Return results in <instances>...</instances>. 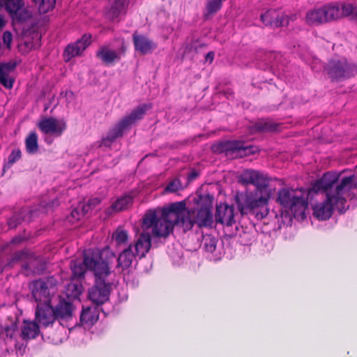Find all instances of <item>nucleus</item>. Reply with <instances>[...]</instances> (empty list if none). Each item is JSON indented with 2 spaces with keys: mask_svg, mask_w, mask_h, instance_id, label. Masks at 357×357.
<instances>
[{
  "mask_svg": "<svg viewBox=\"0 0 357 357\" xmlns=\"http://www.w3.org/2000/svg\"><path fill=\"white\" fill-rule=\"evenodd\" d=\"M86 266L93 272L95 282L89 289V298L98 306L109 301L113 283L107 279L111 274L109 263L103 260L99 253L89 251L84 255Z\"/></svg>",
  "mask_w": 357,
  "mask_h": 357,
  "instance_id": "3",
  "label": "nucleus"
},
{
  "mask_svg": "<svg viewBox=\"0 0 357 357\" xmlns=\"http://www.w3.org/2000/svg\"><path fill=\"white\" fill-rule=\"evenodd\" d=\"M56 320L54 307L51 303L37 304L35 310V321L42 328L52 326Z\"/></svg>",
  "mask_w": 357,
  "mask_h": 357,
  "instance_id": "14",
  "label": "nucleus"
},
{
  "mask_svg": "<svg viewBox=\"0 0 357 357\" xmlns=\"http://www.w3.org/2000/svg\"><path fill=\"white\" fill-rule=\"evenodd\" d=\"M27 213L31 214V211H28Z\"/></svg>",
  "mask_w": 357,
  "mask_h": 357,
  "instance_id": "52",
  "label": "nucleus"
},
{
  "mask_svg": "<svg viewBox=\"0 0 357 357\" xmlns=\"http://www.w3.org/2000/svg\"><path fill=\"white\" fill-rule=\"evenodd\" d=\"M270 178L259 171L255 176L253 191L236 192L234 201L241 216L248 214L255 215L258 220L266 218L268 213V204L270 196L266 192Z\"/></svg>",
  "mask_w": 357,
  "mask_h": 357,
  "instance_id": "2",
  "label": "nucleus"
},
{
  "mask_svg": "<svg viewBox=\"0 0 357 357\" xmlns=\"http://www.w3.org/2000/svg\"><path fill=\"white\" fill-rule=\"evenodd\" d=\"M324 71L333 82H339L356 75L357 65L349 62L345 58L333 59L324 66Z\"/></svg>",
  "mask_w": 357,
  "mask_h": 357,
  "instance_id": "8",
  "label": "nucleus"
},
{
  "mask_svg": "<svg viewBox=\"0 0 357 357\" xmlns=\"http://www.w3.org/2000/svg\"><path fill=\"white\" fill-rule=\"evenodd\" d=\"M91 38L90 34H84L75 43L68 45L63 54L64 60L69 61L72 58L81 55L91 44Z\"/></svg>",
  "mask_w": 357,
  "mask_h": 357,
  "instance_id": "16",
  "label": "nucleus"
},
{
  "mask_svg": "<svg viewBox=\"0 0 357 357\" xmlns=\"http://www.w3.org/2000/svg\"><path fill=\"white\" fill-rule=\"evenodd\" d=\"M22 268L25 271L26 274L28 275L29 273L33 274H41L45 269V264L39 258L30 259L29 261L22 265Z\"/></svg>",
  "mask_w": 357,
  "mask_h": 357,
  "instance_id": "30",
  "label": "nucleus"
},
{
  "mask_svg": "<svg viewBox=\"0 0 357 357\" xmlns=\"http://www.w3.org/2000/svg\"><path fill=\"white\" fill-rule=\"evenodd\" d=\"M352 20L357 23V9L355 10V13L352 15Z\"/></svg>",
  "mask_w": 357,
  "mask_h": 357,
  "instance_id": "49",
  "label": "nucleus"
},
{
  "mask_svg": "<svg viewBox=\"0 0 357 357\" xmlns=\"http://www.w3.org/2000/svg\"><path fill=\"white\" fill-rule=\"evenodd\" d=\"M326 23L340 19V3H332L322 6Z\"/></svg>",
  "mask_w": 357,
  "mask_h": 357,
  "instance_id": "31",
  "label": "nucleus"
},
{
  "mask_svg": "<svg viewBox=\"0 0 357 357\" xmlns=\"http://www.w3.org/2000/svg\"><path fill=\"white\" fill-rule=\"evenodd\" d=\"M14 22L22 23L31 18L32 14L24 7L23 0H1Z\"/></svg>",
  "mask_w": 357,
  "mask_h": 357,
  "instance_id": "10",
  "label": "nucleus"
},
{
  "mask_svg": "<svg viewBox=\"0 0 357 357\" xmlns=\"http://www.w3.org/2000/svg\"><path fill=\"white\" fill-rule=\"evenodd\" d=\"M20 259V254L17 253V254H15V256L13 257V259H12V261H13V262H14V261H18Z\"/></svg>",
  "mask_w": 357,
  "mask_h": 357,
  "instance_id": "48",
  "label": "nucleus"
},
{
  "mask_svg": "<svg viewBox=\"0 0 357 357\" xmlns=\"http://www.w3.org/2000/svg\"><path fill=\"white\" fill-rule=\"evenodd\" d=\"M58 283V279L52 275L33 280L29 284V289L37 304L51 303Z\"/></svg>",
  "mask_w": 357,
  "mask_h": 357,
  "instance_id": "7",
  "label": "nucleus"
},
{
  "mask_svg": "<svg viewBox=\"0 0 357 357\" xmlns=\"http://www.w3.org/2000/svg\"><path fill=\"white\" fill-rule=\"evenodd\" d=\"M257 173V171L253 169L244 170L238 178L239 183L245 185H252Z\"/></svg>",
  "mask_w": 357,
  "mask_h": 357,
  "instance_id": "34",
  "label": "nucleus"
},
{
  "mask_svg": "<svg viewBox=\"0 0 357 357\" xmlns=\"http://www.w3.org/2000/svg\"><path fill=\"white\" fill-rule=\"evenodd\" d=\"M227 149L241 158L253 155L259 151V149L257 146L247 145L243 141L228 142L227 143Z\"/></svg>",
  "mask_w": 357,
  "mask_h": 357,
  "instance_id": "19",
  "label": "nucleus"
},
{
  "mask_svg": "<svg viewBox=\"0 0 357 357\" xmlns=\"http://www.w3.org/2000/svg\"><path fill=\"white\" fill-rule=\"evenodd\" d=\"M101 199L99 197H93L89 199L86 204L82 207V211L84 213H88L89 211L93 209L96 206L100 204Z\"/></svg>",
  "mask_w": 357,
  "mask_h": 357,
  "instance_id": "41",
  "label": "nucleus"
},
{
  "mask_svg": "<svg viewBox=\"0 0 357 357\" xmlns=\"http://www.w3.org/2000/svg\"><path fill=\"white\" fill-rule=\"evenodd\" d=\"M38 129L45 135L60 137L67 128L66 121L54 117L44 118L37 123Z\"/></svg>",
  "mask_w": 357,
  "mask_h": 357,
  "instance_id": "11",
  "label": "nucleus"
},
{
  "mask_svg": "<svg viewBox=\"0 0 357 357\" xmlns=\"http://www.w3.org/2000/svg\"><path fill=\"white\" fill-rule=\"evenodd\" d=\"M6 25V22L3 17L0 15V29H2Z\"/></svg>",
  "mask_w": 357,
  "mask_h": 357,
  "instance_id": "47",
  "label": "nucleus"
},
{
  "mask_svg": "<svg viewBox=\"0 0 357 357\" xmlns=\"http://www.w3.org/2000/svg\"><path fill=\"white\" fill-rule=\"evenodd\" d=\"M357 8H354L351 3H340V18L351 16L352 18L353 14L355 13V10Z\"/></svg>",
  "mask_w": 357,
  "mask_h": 357,
  "instance_id": "37",
  "label": "nucleus"
},
{
  "mask_svg": "<svg viewBox=\"0 0 357 357\" xmlns=\"http://www.w3.org/2000/svg\"><path fill=\"white\" fill-rule=\"evenodd\" d=\"M132 244H130L119 254L117 258L116 268H121L122 271H124L130 267L135 257H137L135 253L132 252Z\"/></svg>",
  "mask_w": 357,
  "mask_h": 357,
  "instance_id": "26",
  "label": "nucleus"
},
{
  "mask_svg": "<svg viewBox=\"0 0 357 357\" xmlns=\"http://www.w3.org/2000/svg\"><path fill=\"white\" fill-rule=\"evenodd\" d=\"M276 202L295 218H305L308 203L301 191L292 188L280 189L278 192Z\"/></svg>",
  "mask_w": 357,
  "mask_h": 357,
  "instance_id": "5",
  "label": "nucleus"
},
{
  "mask_svg": "<svg viewBox=\"0 0 357 357\" xmlns=\"http://www.w3.org/2000/svg\"><path fill=\"white\" fill-rule=\"evenodd\" d=\"M132 40L135 51L142 55L151 53L157 47L153 40L137 32L133 33Z\"/></svg>",
  "mask_w": 357,
  "mask_h": 357,
  "instance_id": "18",
  "label": "nucleus"
},
{
  "mask_svg": "<svg viewBox=\"0 0 357 357\" xmlns=\"http://www.w3.org/2000/svg\"><path fill=\"white\" fill-rule=\"evenodd\" d=\"M261 20L265 25L272 27L284 26L289 23V16L280 15L275 10H269L261 14Z\"/></svg>",
  "mask_w": 357,
  "mask_h": 357,
  "instance_id": "17",
  "label": "nucleus"
},
{
  "mask_svg": "<svg viewBox=\"0 0 357 357\" xmlns=\"http://www.w3.org/2000/svg\"><path fill=\"white\" fill-rule=\"evenodd\" d=\"M181 187V181L179 179H174L169 182L166 185L164 193H173L177 192Z\"/></svg>",
  "mask_w": 357,
  "mask_h": 357,
  "instance_id": "40",
  "label": "nucleus"
},
{
  "mask_svg": "<svg viewBox=\"0 0 357 357\" xmlns=\"http://www.w3.org/2000/svg\"><path fill=\"white\" fill-rule=\"evenodd\" d=\"M17 328V319L8 316L6 322L0 325V337L5 341L12 340L15 337Z\"/></svg>",
  "mask_w": 357,
  "mask_h": 357,
  "instance_id": "23",
  "label": "nucleus"
},
{
  "mask_svg": "<svg viewBox=\"0 0 357 357\" xmlns=\"http://www.w3.org/2000/svg\"><path fill=\"white\" fill-rule=\"evenodd\" d=\"M282 124L270 119H261L250 127L251 133L277 132Z\"/></svg>",
  "mask_w": 357,
  "mask_h": 357,
  "instance_id": "21",
  "label": "nucleus"
},
{
  "mask_svg": "<svg viewBox=\"0 0 357 357\" xmlns=\"http://www.w3.org/2000/svg\"><path fill=\"white\" fill-rule=\"evenodd\" d=\"M160 210L165 216L170 218L177 225L185 228V219L188 217L185 201L172 203L167 207H164Z\"/></svg>",
  "mask_w": 357,
  "mask_h": 357,
  "instance_id": "13",
  "label": "nucleus"
},
{
  "mask_svg": "<svg viewBox=\"0 0 357 357\" xmlns=\"http://www.w3.org/2000/svg\"><path fill=\"white\" fill-rule=\"evenodd\" d=\"M16 66L17 63L15 61L0 63V84L8 89L13 86L14 79L10 75L15 70Z\"/></svg>",
  "mask_w": 357,
  "mask_h": 357,
  "instance_id": "22",
  "label": "nucleus"
},
{
  "mask_svg": "<svg viewBox=\"0 0 357 357\" xmlns=\"http://www.w3.org/2000/svg\"><path fill=\"white\" fill-rule=\"evenodd\" d=\"M13 40V36L10 31H5L3 34V43L7 45L8 47L10 46V43Z\"/></svg>",
  "mask_w": 357,
  "mask_h": 357,
  "instance_id": "43",
  "label": "nucleus"
},
{
  "mask_svg": "<svg viewBox=\"0 0 357 357\" xmlns=\"http://www.w3.org/2000/svg\"><path fill=\"white\" fill-rule=\"evenodd\" d=\"M109 255H110L113 258H114V257H115V255H114V252H109Z\"/></svg>",
  "mask_w": 357,
  "mask_h": 357,
  "instance_id": "50",
  "label": "nucleus"
},
{
  "mask_svg": "<svg viewBox=\"0 0 357 357\" xmlns=\"http://www.w3.org/2000/svg\"><path fill=\"white\" fill-rule=\"evenodd\" d=\"M211 201L208 204L200 207L188 210V217L185 222L184 231L192 229L194 225H197L199 228L211 227L213 224Z\"/></svg>",
  "mask_w": 357,
  "mask_h": 357,
  "instance_id": "9",
  "label": "nucleus"
},
{
  "mask_svg": "<svg viewBox=\"0 0 357 357\" xmlns=\"http://www.w3.org/2000/svg\"><path fill=\"white\" fill-rule=\"evenodd\" d=\"M135 248V253L139 259L146 257L151 248V236L149 232H142L137 236L132 245Z\"/></svg>",
  "mask_w": 357,
  "mask_h": 357,
  "instance_id": "20",
  "label": "nucleus"
},
{
  "mask_svg": "<svg viewBox=\"0 0 357 357\" xmlns=\"http://www.w3.org/2000/svg\"><path fill=\"white\" fill-rule=\"evenodd\" d=\"M21 157V151L20 149H13L8 158V162L4 165V168H10L15 162L18 161Z\"/></svg>",
  "mask_w": 357,
  "mask_h": 357,
  "instance_id": "39",
  "label": "nucleus"
},
{
  "mask_svg": "<svg viewBox=\"0 0 357 357\" xmlns=\"http://www.w3.org/2000/svg\"><path fill=\"white\" fill-rule=\"evenodd\" d=\"M34 2L38 3V0H33Z\"/></svg>",
  "mask_w": 357,
  "mask_h": 357,
  "instance_id": "51",
  "label": "nucleus"
},
{
  "mask_svg": "<svg viewBox=\"0 0 357 357\" xmlns=\"http://www.w3.org/2000/svg\"><path fill=\"white\" fill-rule=\"evenodd\" d=\"M176 225L170 218L163 215L160 208L147 211L142 218V227L146 229L152 228L153 234L156 237L168 236Z\"/></svg>",
  "mask_w": 357,
  "mask_h": 357,
  "instance_id": "6",
  "label": "nucleus"
},
{
  "mask_svg": "<svg viewBox=\"0 0 357 357\" xmlns=\"http://www.w3.org/2000/svg\"><path fill=\"white\" fill-rule=\"evenodd\" d=\"M56 0H38V3H40V8L44 12L52 10L54 8Z\"/></svg>",
  "mask_w": 357,
  "mask_h": 357,
  "instance_id": "42",
  "label": "nucleus"
},
{
  "mask_svg": "<svg viewBox=\"0 0 357 357\" xmlns=\"http://www.w3.org/2000/svg\"><path fill=\"white\" fill-rule=\"evenodd\" d=\"M40 333V325L34 321L24 320L21 327V337L24 340L35 339Z\"/></svg>",
  "mask_w": 357,
  "mask_h": 357,
  "instance_id": "25",
  "label": "nucleus"
},
{
  "mask_svg": "<svg viewBox=\"0 0 357 357\" xmlns=\"http://www.w3.org/2000/svg\"><path fill=\"white\" fill-rule=\"evenodd\" d=\"M235 215V209L233 205H229L225 202L216 205L215 219L217 223L228 227L232 226L236 222Z\"/></svg>",
  "mask_w": 357,
  "mask_h": 357,
  "instance_id": "15",
  "label": "nucleus"
},
{
  "mask_svg": "<svg viewBox=\"0 0 357 357\" xmlns=\"http://www.w3.org/2000/svg\"><path fill=\"white\" fill-rule=\"evenodd\" d=\"M214 52H209L206 55V61H209L210 63H211L214 59Z\"/></svg>",
  "mask_w": 357,
  "mask_h": 357,
  "instance_id": "46",
  "label": "nucleus"
},
{
  "mask_svg": "<svg viewBox=\"0 0 357 357\" xmlns=\"http://www.w3.org/2000/svg\"><path fill=\"white\" fill-rule=\"evenodd\" d=\"M54 311L56 320H68L73 317V305L63 299L54 307Z\"/></svg>",
  "mask_w": 357,
  "mask_h": 357,
  "instance_id": "27",
  "label": "nucleus"
},
{
  "mask_svg": "<svg viewBox=\"0 0 357 357\" xmlns=\"http://www.w3.org/2000/svg\"><path fill=\"white\" fill-rule=\"evenodd\" d=\"M199 174L196 169H192L188 174V181H192L198 178Z\"/></svg>",
  "mask_w": 357,
  "mask_h": 357,
  "instance_id": "44",
  "label": "nucleus"
},
{
  "mask_svg": "<svg viewBox=\"0 0 357 357\" xmlns=\"http://www.w3.org/2000/svg\"><path fill=\"white\" fill-rule=\"evenodd\" d=\"M26 212L24 210H22L19 213L14 214L8 220V225L10 229H15L20 225L22 221V215Z\"/></svg>",
  "mask_w": 357,
  "mask_h": 357,
  "instance_id": "38",
  "label": "nucleus"
},
{
  "mask_svg": "<svg viewBox=\"0 0 357 357\" xmlns=\"http://www.w3.org/2000/svg\"><path fill=\"white\" fill-rule=\"evenodd\" d=\"M127 46L123 41L120 48L116 50H113L107 45L100 47L96 53V56L102 63L110 66L119 61L122 57L125 56Z\"/></svg>",
  "mask_w": 357,
  "mask_h": 357,
  "instance_id": "12",
  "label": "nucleus"
},
{
  "mask_svg": "<svg viewBox=\"0 0 357 357\" xmlns=\"http://www.w3.org/2000/svg\"><path fill=\"white\" fill-rule=\"evenodd\" d=\"M72 279H80L84 278L86 269L89 270L85 265L84 262L83 261V264L79 263L76 264L75 263L72 266Z\"/></svg>",
  "mask_w": 357,
  "mask_h": 357,
  "instance_id": "35",
  "label": "nucleus"
},
{
  "mask_svg": "<svg viewBox=\"0 0 357 357\" xmlns=\"http://www.w3.org/2000/svg\"><path fill=\"white\" fill-rule=\"evenodd\" d=\"M356 188L354 175L344 176L338 180L337 178L328 179L325 174L313 186L314 190H323L326 197L323 202L313 206L314 216L318 220H326L331 217L334 208L340 213L344 212L349 192Z\"/></svg>",
  "mask_w": 357,
  "mask_h": 357,
  "instance_id": "1",
  "label": "nucleus"
},
{
  "mask_svg": "<svg viewBox=\"0 0 357 357\" xmlns=\"http://www.w3.org/2000/svg\"><path fill=\"white\" fill-rule=\"evenodd\" d=\"M26 151L29 154H34L38 152V137L36 131H31L25 139Z\"/></svg>",
  "mask_w": 357,
  "mask_h": 357,
  "instance_id": "33",
  "label": "nucleus"
},
{
  "mask_svg": "<svg viewBox=\"0 0 357 357\" xmlns=\"http://www.w3.org/2000/svg\"><path fill=\"white\" fill-rule=\"evenodd\" d=\"M99 306L98 305L83 308L80 314L81 322L88 326L94 325L99 319Z\"/></svg>",
  "mask_w": 357,
  "mask_h": 357,
  "instance_id": "28",
  "label": "nucleus"
},
{
  "mask_svg": "<svg viewBox=\"0 0 357 357\" xmlns=\"http://www.w3.org/2000/svg\"><path fill=\"white\" fill-rule=\"evenodd\" d=\"M152 109V104L144 103L135 107L130 114L123 116L116 123L101 139L100 146L110 147L113 142L123 136L124 132L138 121L142 120L148 110Z\"/></svg>",
  "mask_w": 357,
  "mask_h": 357,
  "instance_id": "4",
  "label": "nucleus"
},
{
  "mask_svg": "<svg viewBox=\"0 0 357 357\" xmlns=\"http://www.w3.org/2000/svg\"><path fill=\"white\" fill-rule=\"evenodd\" d=\"M113 238L117 244H125L128 240V233L121 229H117L112 235Z\"/></svg>",
  "mask_w": 357,
  "mask_h": 357,
  "instance_id": "36",
  "label": "nucleus"
},
{
  "mask_svg": "<svg viewBox=\"0 0 357 357\" xmlns=\"http://www.w3.org/2000/svg\"><path fill=\"white\" fill-rule=\"evenodd\" d=\"M132 204V198L130 196H123L117 199L112 206L106 211L107 213H111V211L119 212L127 209Z\"/></svg>",
  "mask_w": 357,
  "mask_h": 357,
  "instance_id": "32",
  "label": "nucleus"
},
{
  "mask_svg": "<svg viewBox=\"0 0 357 357\" xmlns=\"http://www.w3.org/2000/svg\"><path fill=\"white\" fill-rule=\"evenodd\" d=\"M305 22L310 26H319L326 23L322 7L309 10L306 13Z\"/></svg>",
  "mask_w": 357,
  "mask_h": 357,
  "instance_id": "29",
  "label": "nucleus"
},
{
  "mask_svg": "<svg viewBox=\"0 0 357 357\" xmlns=\"http://www.w3.org/2000/svg\"><path fill=\"white\" fill-rule=\"evenodd\" d=\"M127 6V0H110L109 8L106 13L107 17L112 21H118L126 13Z\"/></svg>",
  "mask_w": 357,
  "mask_h": 357,
  "instance_id": "24",
  "label": "nucleus"
},
{
  "mask_svg": "<svg viewBox=\"0 0 357 357\" xmlns=\"http://www.w3.org/2000/svg\"><path fill=\"white\" fill-rule=\"evenodd\" d=\"M206 248L207 251L213 252L216 248V244L214 239H210L209 243H206Z\"/></svg>",
  "mask_w": 357,
  "mask_h": 357,
  "instance_id": "45",
  "label": "nucleus"
}]
</instances>
